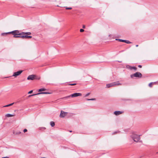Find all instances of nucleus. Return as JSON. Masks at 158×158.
<instances>
[{
    "label": "nucleus",
    "instance_id": "1",
    "mask_svg": "<svg viewBox=\"0 0 158 158\" xmlns=\"http://www.w3.org/2000/svg\"><path fill=\"white\" fill-rule=\"evenodd\" d=\"M12 34L14 35L13 37L14 38H20L22 39H30L32 37L29 36L31 35V33L30 32H20L18 30H15L13 31L5 33H2L1 35L2 36H4L7 34Z\"/></svg>",
    "mask_w": 158,
    "mask_h": 158
},
{
    "label": "nucleus",
    "instance_id": "2",
    "mask_svg": "<svg viewBox=\"0 0 158 158\" xmlns=\"http://www.w3.org/2000/svg\"><path fill=\"white\" fill-rule=\"evenodd\" d=\"M131 137L135 142H139L140 139L139 135L134 133H133L131 135Z\"/></svg>",
    "mask_w": 158,
    "mask_h": 158
},
{
    "label": "nucleus",
    "instance_id": "3",
    "mask_svg": "<svg viewBox=\"0 0 158 158\" xmlns=\"http://www.w3.org/2000/svg\"><path fill=\"white\" fill-rule=\"evenodd\" d=\"M121 84L120 83L119 81L115 82L112 83L107 84L106 85V87L109 88L112 87H114L119 85H121Z\"/></svg>",
    "mask_w": 158,
    "mask_h": 158
},
{
    "label": "nucleus",
    "instance_id": "4",
    "mask_svg": "<svg viewBox=\"0 0 158 158\" xmlns=\"http://www.w3.org/2000/svg\"><path fill=\"white\" fill-rule=\"evenodd\" d=\"M142 74L139 72H137L133 74H131L130 76L131 77L133 78L134 77H138L141 78L142 77Z\"/></svg>",
    "mask_w": 158,
    "mask_h": 158
},
{
    "label": "nucleus",
    "instance_id": "5",
    "mask_svg": "<svg viewBox=\"0 0 158 158\" xmlns=\"http://www.w3.org/2000/svg\"><path fill=\"white\" fill-rule=\"evenodd\" d=\"M82 95L80 93H75L73 94H71V95L69 96H68L66 97H64L63 98H62V99H68V98H70V97H77L78 96H81Z\"/></svg>",
    "mask_w": 158,
    "mask_h": 158
},
{
    "label": "nucleus",
    "instance_id": "6",
    "mask_svg": "<svg viewBox=\"0 0 158 158\" xmlns=\"http://www.w3.org/2000/svg\"><path fill=\"white\" fill-rule=\"evenodd\" d=\"M23 71V70H20L17 72H14L12 76L16 77L17 76L20 75L22 73Z\"/></svg>",
    "mask_w": 158,
    "mask_h": 158
},
{
    "label": "nucleus",
    "instance_id": "7",
    "mask_svg": "<svg viewBox=\"0 0 158 158\" xmlns=\"http://www.w3.org/2000/svg\"><path fill=\"white\" fill-rule=\"evenodd\" d=\"M126 68L131 70L134 69L135 71H136L137 69V68L136 67L134 66H131L129 65H126Z\"/></svg>",
    "mask_w": 158,
    "mask_h": 158
},
{
    "label": "nucleus",
    "instance_id": "8",
    "mask_svg": "<svg viewBox=\"0 0 158 158\" xmlns=\"http://www.w3.org/2000/svg\"><path fill=\"white\" fill-rule=\"evenodd\" d=\"M67 114V112L61 111L60 114V118H64Z\"/></svg>",
    "mask_w": 158,
    "mask_h": 158
},
{
    "label": "nucleus",
    "instance_id": "9",
    "mask_svg": "<svg viewBox=\"0 0 158 158\" xmlns=\"http://www.w3.org/2000/svg\"><path fill=\"white\" fill-rule=\"evenodd\" d=\"M35 76L34 75H31L28 76L27 79L28 80H34L35 79Z\"/></svg>",
    "mask_w": 158,
    "mask_h": 158
},
{
    "label": "nucleus",
    "instance_id": "10",
    "mask_svg": "<svg viewBox=\"0 0 158 158\" xmlns=\"http://www.w3.org/2000/svg\"><path fill=\"white\" fill-rule=\"evenodd\" d=\"M123 112L122 111H115L114 112V114L116 115H118L121 114Z\"/></svg>",
    "mask_w": 158,
    "mask_h": 158
},
{
    "label": "nucleus",
    "instance_id": "11",
    "mask_svg": "<svg viewBox=\"0 0 158 158\" xmlns=\"http://www.w3.org/2000/svg\"><path fill=\"white\" fill-rule=\"evenodd\" d=\"M51 93H49L48 92H40L39 93H38L37 94L38 95L40 94H50Z\"/></svg>",
    "mask_w": 158,
    "mask_h": 158
},
{
    "label": "nucleus",
    "instance_id": "12",
    "mask_svg": "<svg viewBox=\"0 0 158 158\" xmlns=\"http://www.w3.org/2000/svg\"><path fill=\"white\" fill-rule=\"evenodd\" d=\"M13 134L15 135H19L21 133V132L20 131H13Z\"/></svg>",
    "mask_w": 158,
    "mask_h": 158
},
{
    "label": "nucleus",
    "instance_id": "13",
    "mask_svg": "<svg viewBox=\"0 0 158 158\" xmlns=\"http://www.w3.org/2000/svg\"><path fill=\"white\" fill-rule=\"evenodd\" d=\"M14 116V115L10 114H7L6 115V116L7 117H13Z\"/></svg>",
    "mask_w": 158,
    "mask_h": 158
},
{
    "label": "nucleus",
    "instance_id": "14",
    "mask_svg": "<svg viewBox=\"0 0 158 158\" xmlns=\"http://www.w3.org/2000/svg\"><path fill=\"white\" fill-rule=\"evenodd\" d=\"M46 90V89L45 88H41V89H39L38 90V91L39 92H41L42 91H45Z\"/></svg>",
    "mask_w": 158,
    "mask_h": 158
},
{
    "label": "nucleus",
    "instance_id": "15",
    "mask_svg": "<svg viewBox=\"0 0 158 158\" xmlns=\"http://www.w3.org/2000/svg\"><path fill=\"white\" fill-rule=\"evenodd\" d=\"M156 82H151L149 84V86L150 87H151L152 86V85L156 84Z\"/></svg>",
    "mask_w": 158,
    "mask_h": 158
},
{
    "label": "nucleus",
    "instance_id": "16",
    "mask_svg": "<svg viewBox=\"0 0 158 158\" xmlns=\"http://www.w3.org/2000/svg\"><path fill=\"white\" fill-rule=\"evenodd\" d=\"M50 124L52 127H54L55 125L54 122L53 121L51 122Z\"/></svg>",
    "mask_w": 158,
    "mask_h": 158
},
{
    "label": "nucleus",
    "instance_id": "17",
    "mask_svg": "<svg viewBox=\"0 0 158 158\" xmlns=\"http://www.w3.org/2000/svg\"><path fill=\"white\" fill-rule=\"evenodd\" d=\"M116 40H118L120 42H125V40H122V39H116Z\"/></svg>",
    "mask_w": 158,
    "mask_h": 158
},
{
    "label": "nucleus",
    "instance_id": "18",
    "mask_svg": "<svg viewBox=\"0 0 158 158\" xmlns=\"http://www.w3.org/2000/svg\"><path fill=\"white\" fill-rule=\"evenodd\" d=\"M14 103L13 102V103H11L10 104H8V105L5 106H4V107H8V106H12L13 105V104Z\"/></svg>",
    "mask_w": 158,
    "mask_h": 158
},
{
    "label": "nucleus",
    "instance_id": "19",
    "mask_svg": "<svg viewBox=\"0 0 158 158\" xmlns=\"http://www.w3.org/2000/svg\"><path fill=\"white\" fill-rule=\"evenodd\" d=\"M76 85V83H73V84H68V85Z\"/></svg>",
    "mask_w": 158,
    "mask_h": 158
},
{
    "label": "nucleus",
    "instance_id": "20",
    "mask_svg": "<svg viewBox=\"0 0 158 158\" xmlns=\"http://www.w3.org/2000/svg\"><path fill=\"white\" fill-rule=\"evenodd\" d=\"M95 100V98H92V99H87V100L90 101V100Z\"/></svg>",
    "mask_w": 158,
    "mask_h": 158
},
{
    "label": "nucleus",
    "instance_id": "21",
    "mask_svg": "<svg viewBox=\"0 0 158 158\" xmlns=\"http://www.w3.org/2000/svg\"><path fill=\"white\" fill-rule=\"evenodd\" d=\"M65 9H66V10H71L72 9V7H65Z\"/></svg>",
    "mask_w": 158,
    "mask_h": 158
},
{
    "label": "nucleus",
    "instance_id": "22",
    "mask_svg": "<svg viewBox=\"0 0 158 158\" xmlns=\"http://www.w3.org/2000/svg\"><path fill=\"white\" fill-rule=\"evenodd\" d=\"M125 42L127 44H130L131 43L129 41L127 40H125Z\"/></svg>",
    "mask_w": 158,
    "mask_h": 158
},
{
    "label": "nucleus",
    "instance_id": "23",
    "mask_svg": "<svg viewBox=\"0 0 158 158\" xmlns=\"http://www.w3.org/2000/svg\"><path fill=\"white\" fill-rule=\"evenodd\" d=\"M37 95H38L37 94H32V95H29L28 96V97H30L31 96H33Z\"/></svg>",
    "mask_w": 158,
    "mask_h": 158
},
{
    "label": "nucleus",
    "instance_id": "24",
    "mask_svg": "<svg viewBox=\"0 0 158 158\" xmlns=\"http://www.w3.org/2000/svg\"><path fill=\"white\" fill-rule=\"evenodd\" d=\"M84 31V30L83 29H81L80 30V31L81 32H83V31Z\"/></svg>",
    "mask_w": 158,
    "mask_h": 158
},
{
    "label": "nucleus",
    "instance_id": "25",
    "mask_svg": "<svg viewBox=\"0 0 158 158\" xmlns=\"http://www.w3.org/2000/svg\"><path fill=\"white\" fill-rule=\"evenodd\" d=\"M23 131L25 133V132H26L27 131V129H24Z\"/></svg>",
    "mask_w": 158,
    "mask_h": 158
},
{
    "label": "nucleus",
    "instance_id": "26",
    "mask_svg": "<svg viewBox=\"0 0 158 158\" xmlns=\"http://www.w3.org/2000/svg\"><path fill=\"white\" fill-rule=\"evenodd\" d=\"M32 92H33L32 90H31L28 92V94H31V93H32Z\"/></svg>",
    "mask_w": 158,
    "mask_h": 158
},
{
    "label": "nucleus",
    "instance_id": "27",
    "mask_svg": "<svg viewBox=\"0 0 158 158\" xmlns=\"http://www.w3.org/2000/svg\"><path fill=\"white\" fill-rule=\"evenodd\" d=\"M42 129H43L44 130H45L46 129V128L44 127H42L40 128L41 130H42Z\"/></svg>",
    "mask_w": 158,
    "mask_h": 158
},
{
    "label": "nucleus",
    "instance_id": "28",
    "mask_svg": "<svg viewBox=\"0 0 158 158\" xmlns=\"http://www.w3.org/2000/svg\"><path fill=\"white\" fill-rule=\"evenodd\" d=\"M90 94V93H88V94H87L85 96V97H87V96H88V95H89Z\"/></svg>",
    "mask_w": 158,
    "mask_h": 158
},
{
    "label": "nucleus",
    "instance_id": "29",
    "mask_svg": "<svg viewBox=\"0 0 158 158\" xmlns=\"http://www.w3.org/2000/svg\"><path fill=\"white\" fill-rule=\"evenodd\" d=\"M138 67L139 68H142V66L141 65H139L138 66Z\"/></svg>",
    "mask_w": 158,
    "mask_h": 158
},
{
    "label": "nucleus",
    "instance_id": "30",
    "mask_svg": "<svg viewBox=\"0 0 158 158\" xmlns=\"http://www.w3.org/2000/svg\"><path fill=\"white\" fill-rule=\"evenodd\" d=\"M2 158H9V157H8V156H6V157H2Z\"/></svg>",
    "mask_w": 158,
    "mask_h": 158
},
{
    "label": "nucleus",
    "instance_id": "31",
    "mask_svg": "<svg viewBox=\"0 0 158 158\" xmlns=\"http://www.w3.org/2000/svg\"><path fill=\"white\" fill-rule=\"evenodd\" d=\"M83 28H85V25H83Z\"/></svg>",
    "mask_w": 158,
    "mask_h": 158
},
{
    "label": "nucleus",
    "instance_id": "32",
    "mask_svg": "<svg viewBox=\"0 0 158 158\" xmlns=\"http://www.w3.org/2000/svg\"><path fill=\"white\" fill-rule=\"evenodd\" d=\"M136 47H138V45H136Z\"/></svg>",
    "mask_w": 158,
    "mask_h": 158
},
{
    "label": "nucleus",
    "instance_id": "33",
    "mask_svg": "<svg viewBox=\"0 0 158 158\" xmlns=\"http://www.w3.org/2000/svg\"><path fill=\"white\" fill-rule=\"evenodd\" d=\"M70 132H72V131H70Z\"/></svg>",
    "mask_w": 158,
    "mask_h": 158
}]
</instances>
